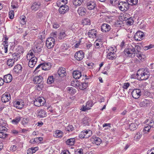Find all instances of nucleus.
Returning <instances> with one entry per match:
<instances>
[{
  "label": "nucleus",
  "mask_w": 154,
  "mask_h": 154,
  "mask_svg": "<svg viewBox=\"0 0 154 154\" xmlns=\"http://www.w3.org/2000/svg\"><path fill=\"white\" fill-rule=\"evenodd\" d=\"M132 78H137L140 80H146L150 76V73L147 68L141 69L138 70L136 74L131 75Z\"/></svg>",
  "instance_id": "1"
},
{
  "label": "nucleus",
  "mask_w": 154,
  "mask_h": 154,
  "mask_svg": "<svg viewBox=\"0 0 154 154\" xmlns=\"http://www.w3.org/2000/svg\"><path fill=\"white\" fill-rule=\"evenodd\" d=\"M33 82L34 84H37L35 87L37 90L40 91L44 87L43 78L42 76L39 75L33 78Z\"/></svg>",
  "instance_id": "2"
},
{
  "label": "nucleus",
  "mask_w": 154,
  "mask_h": 154,
  "mask_svg": "<svg viewBox=\"0 0 154 154\" xmlns=\"http://www.w3.org/2000/svg\"><path fill=\"white\" fill-rule=\"evenodd\" d=\"M124 54L127 56L134 57L136 55V50L132 45L129 46L128 47L126 48L124 51Z\"/></svg>",
  "instance_id": "3"
},
{
  "label": "nucleus",
  "mask_w": 154,
  "mask_h": 154,
  "mask_svg": "<svg viewBox=\"0 0 154 154\" xmlns=\"http://www.w3.org/2000/svg\"><path fill=\"white\" fill-rule=\"evenodd\" d=\"M45 101L44 98L39 97L35 99L34 100V105L35 106L39 107L43 106Z\"/></svg>",
  "instance_id": "4"
},
{
  "label": "nucleus",
  "mask_w": 154,
  "mask_h": 154,
  "mask_svg": "<svg viewBox=\"0 0 154 154\" xmlns=\"http://www.w3.org/2000/svg\"><path fill=\"white\" fill-rule=\"evenodd\" d=\"M117 6L119 9L122 11H126L129 8V4L125 2H120Z\"/></svg>",
  "instance_id": "5"
},
{
  "label": "nucleus",
  "mask_w": 154,
  "mask_h": 154,
  "mask_svg": "<svg viewBox=\"0 0 154 154\" xmlns=\"http://www.w3.org/2000/svg\"><path fill=\"white\" fill-rule=\"evenodd\" d=\"M55 39L52 37L48 38L46 40V45L47 48L48 49L53 48L54 45Z\"/></svg>",
  "instance_id": "6"
},
{
  "label": "nucleus",
  "mask_w": 154,
  "mask_h": 154,
  "mask_svg": "<svg viewBox=\"0 0 154 154\" xmlns=\"http://www.w3.org/2000/svg\"><path fill=\"white\" fill-rule=\"evenodd\" d=\"M22 69V66L20 64H17L14 66L12 72L14 74L19 75L21 73Z\"/></svg>",
  "instance_id": "7"
},
{
  "label": "nucleus",
  "mask_w": 154,
  "mask_h": 154,
  "mask_svg": "<svg viewBox=\"0 0 154 154\" xmlns=\"http://www.w3.org/2000/svg\"><path fill=\"white\" fill-rule=\"evenodd\" d=\"M36 115L38 118H42L46 117L47 116V114L44 109H39L37 110Z\"/></svg>",
  "instance_id": "8"
},
{
  "label": "nucleus",
  "mask_w": 154,
  "mask_h": 154,
  "mask_svg": "<svg viewBox=\"0 0 154 154\" xmlns=\"http://www.w3.org/2000/svg\"><path fill=\"white\" fill-rule=\"evenodd\" d=\"M140 90L136 89L133 90L131 92V95L132 97L135 99L138 98L141 95Z\"/></svg>",
  "instance_id": "9"
},
{
  "label": "nucleus",
  "mask_w": 154,
  "mask_h": 154,
  "mask_svg": "<svg viewBox=\"0 0 154 154\" xmlns=\"http://www.w3.org/2000/svg\"><path fill=\"white\" fill-rule=\"evenodd\" d=\"M41 3L39 2H35L32 4L31 8L32 11L35 12L41 8Z\"/></svg>",
  "instance_id": "10"
},
{
  "label": "nucleus",
  "mask_w": 154,
  "mask_h": 154,
  "mask_svg": "<svg viewBox=\"0 0 154 154\" xmlns=\"http://www.w3.org/2000/svg\"><path fill=\"white\" fill-rule=\"evenodd\" d=\"M144 36V34L140 31H137L135 34L134 36V38L135 40L140 41L142 38Z\"/></svg>",
  "instance_id": "11"
},
{
  "label": "nucleus",
  "mask_w": 154,
  "mask_h": 154,
  "mask_svg": "<svg viewBox=\"0 0 154 154\" xmlns=\"http://www.w3.org/2000/svg\"><path fill=\"white\" fill-rule=\"evenodd\" d=\"M11 99L10 94L8 93H5L2 97V101L4 103L9 101Z\"/></svg>",
  "instance_id": "12"
},
{
  "label": "nucleus",
  "mask_w": 154,
  "mask_h": 154,
  "mask_svg": "<svg viewBox=\"0 0 154 154\" xmlns=\"http://www.w3.org/2000/svg\"><path fill=\"white\" fill-rule=\"evenodd\" d=\"M151 101L150 100L143 99L139 103L140 107L149 106H150Z\"/></svg>",
  "instance_id": "13"
},
{
  "label": "nucleus",
  "mask_w": 154,
  "mask_h": 154,
  "mask_svg": "<svg viewBox=\"0 0 154 154\" xmlns=\"http://www.w3.org/2000/svg\"><path fill=\"white\" fill-rule=\"evenodd\" d=\"M58 75L61 77H63L66 75V69L64 68L60 67L57 71Z\"/></svg>",
  "instance_id": "14"
},
{
  "label": "nucleus",
  "mask_w": 154,
  "mask_h": 154,
  "mask_svg": "<svg viewBox=\"0 0 154 154\" xmlns=\"http://www.w3.org/2000/svg\"><path fill=\"white\" fill-rule=\"evenodd\" d=\"M84 57V53L82 51H79L77 52L74 55L75 58L78 60H82Z\"/></svg>",
  "instance_id": "15"
},
{
  "label": "nucleus",
  "mask_w": 154,
  "mask_h": 154,
  "mask_svg": "<svg viewBox=\"0 0 154 154\" xmlns=\"http://www.w3.org/2000/svg\"><path fill=\"white\" fill-rule=\"evenodd\" d=\"M77 12L80 15L85 16L87 14V9L84 7H80L78 8Z\"/></svg>",
  "instance_id": "16"
},
{
  "label": "nucleus",
  "mask_w": 154,
  "mask_h": 154,
  "mask_svg": "<svg viewBox=\"0 0 154 154\" xmlns=\"http://www.w3.org/2000/svg\"><path fill=\"white\" fill-rule=\"evenodd\" d=\"M110 26L107 24L103 23L101 26V29L103 32H108L110 30Z\"/></svg>",
  "instance_id": "17"
},
{
  "label": "nucleus",
  "mask_w": 154,
  "mask_h": 154,
  "mask_svg": "<svg viewBox=\"0 0 154 154\" xmlns=\"http://www.w3.org/2000/svg\"><path fill=\"white\" fill-rule=\"evenodd\" d=\"M92 44L90 42H89L87 43V50L88 49L89 51V56L87 58H90L91 57V55L92 54L94 50V48L92 47Z\"/></svg>",
  "instance_id": "18"
},
{
  "label": "nucleus",
  "mask_w": 154,
  "mask_h": 154,
  "mask_svg": "<svg viewBox=\"0 0 154 154\" xmlns=\"http://www.w3.org/2000/svg\"><path fill=\"white\" fill-rule=\"evenodd\" d=\"M96 2L94 1H91L87 2V9L89 10L94 9L96 7Z\"/></svg>",
  "instance_id": "19"
},
{
  "label": "nucleus",
  "mask_w": 154,
  "mask_h": 154,
  "mask_svg": "<svg viewBox=\"0 0 154 154\" xmlns=\"http://www.w3.org/2000/svg\"><path fill=\"white\" fill-rule=\"evenodd\" d=\"M12 75L10 74L5 75L3 78L4 82L6 83L10 82L12 81Z\"/></svg>",
  "instance_id": "20"
},
{
  "label": "nucleus",
  "mask_w": 154,
  "mask_h": 154,
  "mask_svg": "<svg viewBox=\"0 0 154 154\" xmlns=\"http://www.w3.org/2000/svg\"><path fill=\"white\" fill-rule=\"evenodd\" d=\"M69 9V8L68 6L64 5L63 6H61V8H60L59 11L60 14H64L68 11Z\"/></svg>",
  "instance_id": "21"
},
{
  "label": "nucleus",
  "mask_w": 154,
  "mask_h": 154,
  "mask_svg": "<svg viewBox=\"0 0 154 154\" xmlns=\"http://www.w3.org/2000/svg\"><path fill=\"white\" fill-rule=\"evenodd\" d=\"M37 61V59L35 57H34L29 61L28 63L29 66L31 67H33L36 64Z\"/></svg>",
  "instance_id": "22"
},
{
  "label": "nucleus",
  "mask_w": 154,
  "mask_h": 154,
  "mask_svg": "<svg viewBox=\"0 0 154 154\" xmlns=\"http://www.w3.org/2000/svg\"><path fill=\"white\" fill-rule=\"evenodd\" d=\"M42 69L44 70H48L50 69L51 68V63L49 62H45L42 63Z\"/></svg>",
  "instance_id": "23"
},
{
  "label": "nucleus",
  "mask_w": 154,
  "mask_h": 154,
  "mask_svg": "<svg viewBox=\"0 0 154 154\" xmlns=\"http://www.w3.org/2000/svg\"><path fill=\"white\" fill-rule=\"evenodd\" d=\"M72 75L75 79H79L82 76V73L79 70L74 71L72 73Z\"/></svg>",
  "instance_id": "24"
},
{
  "label": "nucleus",
  "mask_w": 154,
  "mask_h": 154,
  "mask_svg": "<svg viewBox=\"0 0 154 154\" xmlns=\"http://www.w3.org/2000/svg\"><path fill=\"white\" fill-rule=\"evenodd\" d=\"M8 40V38L7 37V36L5 35L4 36V41L2 43L4 47L5 53H6L8 51V43L7 42Z\"/></svg>",
  "instance_id": "25"
},
{
  "label": "nucleus",
  "mask_w": 154,
  "mask_h": 154,
  "mask_svg": "<svg viewBox=\"0 0 154 154\" xmlns=\"http://www.w3.org/2000/svg\"><path fill=\"white\" fill-rule=\"evenodd\" d=\"M97 32L95 29H91L90 30L88 33V36L90 38H94L97 35Z\"/></svg>",
  "instance_id": "26"
},
{
  "label": "nucleus",
  "mask_w": 154,
  "mask_h": 154,
  "mask_svg": "<svg viewBox=\"0 0 154 154\" xmlns=\"http://www.w3.org/2000/svg\"><path fill=\"white\" fill-rule=\"evenodd\" d=\"M108 59L112 60L116 58V54L114 51L110 52L108 53L107 55Z\"/></svg>",
  "instance_id": "27"
},
{
  "label": "nucleus",
  "mask_w": 154,
  "mask_h": 154,
  "mask_svg": "<svg viewBox=\"0 0 154 154\" xmlns=\"http://www.w3.org/2000/svg\"><path fill=\"white\" fill-rule=\"evenodd\" d=\"M75 142V139L74 138H70L68 139L66 142V144L68 145H73Z\"/></svg>",
  "instance_id": "28"
},
{
  "label": "nucleus",
  "mask_w": 154,
  "mask_h": 154,
  "mask_svg": "<svg viewBox=\"0 0 154 154\" xmlns=\"http://www.w3.org/2000/svg\"><path fill=\"white\" fill-rule=\"evenodd\" d=\"M14 105L17 108L21 109L23 107L24 104L19 101H16L14 103Z\"/></svg>",
  "instance_id": "29"
},
{
  "label": "nucleus",
  "mask_w": 154,
  "mask_h": 154,
  "mask_svg": "<svg viewBox=\"0 0 154 154\" xmlns=\"http://www.w3.org/2000/svg\"><path fill=\"white\" fill-rule=\"evenodd\" d=\"M63 134V133L62 131L59 130H57L55 131L54 136L56 137L59 138L62 137Z\"/></svg>",
  "instance_id": "30"
},
{
  "label": "nucleus",
  "mask_w": 154,
  "mask_h": 154,
  "mask_svg": "<svg viewBox=\"0 0 154 154\" xmlns=\"http://www.w3.org/2000/svg\"><path fill=\"white\" fill-rule=\"evenodd\" d=\"M134 17H131L128 18L127 20H126V23L128 26H131L134 23Z\"/></svg>",
  "instance_id": "31"
},
{
  "label": "nucleus",
  "mask_w": 154,
  "mask_h": 154,
  "mask_svg": "<svg viewBox=\"0 0 154 154\" xmlns=\"http://www.w3.org/2000/svg\"><path fill=\"white\" fill-rule=\"evenodd\" d=\"M151 128H154V126H153L152 125L146 124L145 126L144 127L143 131L144 132L145 131V133L149 132V130Z\"/></svg>",
  "instance_id": "32"
},
{
  "label": "nucleus",
  "mask_w": 154,
  "mask_h": 154,
  "mask_svg": "<svg viewBox=\"0 0 154 154\" xmlns=\"http://www.w3.org/2000/svg\"><path fill=\"white\" fill-rule=\"evenodd\" d=\"M86 83L85 82H81V83L80 84L79 83V85L78 86V87H77V88H79L80 90H83L85 89H86Z\"/></svg>",
  "instance_id": "33"
},
{
  "label": "nucleus",
  "mask_w": 154,
  "mask_h": 154,
  "mask_svg": "<svg viewBox=\"0 0 154 154\" xmlns=\"http://www.w3.org/2000/svg\"><path fill=\"white\" fill-rule=\"evenodd\" d=\"M21 117L20 116H17L12 120V123L15 125H17L21 119Z\"/></svg>",
  "instance_id": "34"
},
{
  "label": "nucleus",
  "mask_w": 154,
  "mask_h": 154,
  "mask_svg": "<svg viewBox=\"0 0 154 154\" xmlns=\"http://www.w3.org/2000/svg\"><path fill=\"white\" fill-rule=\"evenodd\" d=\"M83 0H73L72 3L74 6L78 7L83 2Z\"/></svg>",
  "instance_id": "35"
},
{
  "label": "nucleus",
  "mask_w": 154,
  "mask_h": 154,
  "mask_svg": "<svg viewBox=\"0 0 154 154\" xmlns=\"http://www.w3.org/2000/svg\"><path fill=\"white\" fill-rule=\"evenodd\" d=\"M12 59L15 62L19 60L20 58V55L18 53H14L12 54Z\"/></svg>",
  "instance_id": "36"
},
{
  "label": "nucleus",
  "mask_w": 154,
  "mask_h": 154,
  "mask_svg": "<svg viewBox=\"0 0 154 154\" xmlns=\"http://www.w3.org/2000/svg\"><path fill=\"white\" fill-rule=\"evenodd\" d=\"M80 82L77 80V79H75L73 81H72L71 82V85L75 87H78L79 84Z\"/></svg>",
  "instance_id": "37"
},
{
  "label": "nucleus",
  "mask_w": 154,
  "mask_h": 154,
  "mask_svg": "<svg viewBox=\"0 0 154 154\" xmlns=\"http://www.w3.org/2000/svg\"><path fill=\"white\" fill-rule=\"evenodd\" d=\"M68 92L70 94H74L76 92V90L73 87H68L66 88Z\"/></svg>",
  "instance_id": "38"
},
{
  "label": "nucleus",
  "mask_w": 154,
  "mask_h": 154,
  "mask_svg": "<svg viewBox=\"0 0 154 154\" xmlns=\"http://www.w3.org/2000/svg\"><path fill=\"white\" fill-rule=\"evenodd\" d=\"M137 127V124L136 123H131L129 125V129L131 131L136 130Z\"/></svg>",
  "instance_id": "39"
},
{
  "label": "nucleus",
  "mask_w": 154,
  "mask_h": 154,
  "mask_svg": "<svg viewBox=\"0 0 154 154\" xmlns=\"http://www.w3.org/2000/svg\"><path fill=\"white\" fill-rule=\"evenodd\" d=\"M14 61L12 59H9L7 61V64L9 67H12L14 63Z\"/></svg>",
  "instance_id": "40"
},
{
  "label": "nucleus",
  "mask_w": 154,
  "mask_h": 154,
  "mask_svg": "<svg viewBox=\"0 0 154 154\" xmlns=\"http://www.w3.org/2000/svg\"><path fill=\"white\" fill-rule=\"evenodd\" d=\"M94 143L97 145H100L101 142L102 140L100 138L94 137Z\"/></svg>",
  "instance_id": "41"
},
{
  "label": "nucleus",
  "mask_w": 154,
  "mask_h": 154,
  "mask_svg": "<svg viewBox=\"0 0 154 154\" xmlns=\"http://www.w3.org/2000/svg\"><path fill=\"white\" fill-rule=\"evenodd\" d=\"M29 119L27 117L24 118L21 121V123L25 126L29 122Z\"/></svg>",
  "instance_id": "42"
},
{
  "label": "nucleus",
  "mask_w": 154,
  "mask_h": 154,
  "mask_svg": "<svg viewBox=\"0 0 154 154\" xmlns=\"http://www.w3.org/2000/svg\"><path fill=\"white\" fill-rule=\"evenodd\" d=\"M66 36V34L65 32L62 31L60 32L58 36V38L60 40L63 39Z\"/></svg>",
  "instance_id": "43"
},
{
  "label": "nucleus",
  "mask_w": 154,
  "mask_h": 154,
  "mask_svg": "<svg viewBox=\"0 0 154 154\" xmlns=\"http://www.w3.org/2000/svg\"><path fill=\"white\" fill-rule=\"evenodd\" d=\"M54 82V78L53 76H50L48 78L47 82L48 84H51L53 83Z\"/></svg>",
  "instance_id": "44"
},
{
  "label": "nucleus",
  "mask_w": 154,
  "mask_h": 154,
  "mask_svg": "<svg viewBox=\"0 0 154 154\" xmlns=\"http://www.w3.org/2000/svg\"><path fill=\"white\" fill-rule=\"evenodd\" d=\"M86 134L87 130L86 131H84L81 132L79 135V137L81 138H84Z\"/></svg>",
  "instance_id": "45"
},
{
  "label": "nucleus",
  "mask_w": 154,
  "mask_h": 154,
  "mask_svg": "<svg viewBox=\"0 0 154 154\" xmlns=\"http://www.w3.org/2000/svg\"><path fill=\"white\" fill-rule=\"evenodd\" d=\"M94 137H92L91 138L88 140L87 142V145H90V146H92L94 143Z\"/></svg>",
  "instance_id": "46"
},
{
  "label": "nucleus",
  "mask_w": 154,
  "mask_h": 154,
  "mask_svg": "<svg viewBox=\"0 0 154 154\" xmlns=\"http://www.w3.org/2000/svg\"><path fill=\"white\" fill-rule=\"evenodd\" d=\"M74 130V128L72 125H69L66 128V130L69 132L72 131Z\"/></svg>",
  "instance_id": "47"
},
{
  "label": "nucleus",
  "mask_w": 154,
  "mask_h": 154,
  "mask_svg": "<svg viewBox=\"0 0 154 154\" xmlns=\"http://www.w3.org/2000/svg\"><path fill=\"white\" fill-rule=\"evenodd\" d=\"M142 134L139 132H137L136 134L134 136V138L136 139L137 141H138L142 137Z\"/></svg>",
  "instance_id": "48"
},
{
  "label": "nucleus",
  "mask_w": 154,
  "mask_h": 154,
  "mask_svg": "<svg viewBox=\"0 0 154 154\" xmlns=\"http://www.w3.org/2000/svg\"><path fill=\"white\" fill-rule=\"evenodd\" d=\"M21 24L24 25L26 23V21L25 20L26 17L24 16H22L21 17Z\"/></svg>",
  "instance_id": "49"
},
{
  "label": "nucleus",
  "mask_w": 154,
  "mask_h": 154,
  "mask_svg": "<svg viewBox=\"0 0 154 154\" xmlns=\"http://www.w3.org/2000/svg\"><path fill=\"white\" fill-rule=\"evenodd\" d=\"M17 51L19 54H23L24 52V50L22 46H19L18 47L17 49Z\"/></svg>",
  "instance_id": "50"
},
{
  "label": "nucleus",
  "mask_w": 154,
  "mask_h": 154,
  "mask_svg": "<svg viewBox=\"0 0 154 154\" xmlns=\"http://www.w3.org/2000/svg\"><path fill=\"white\" fill-rule=\"evenodd\" d=\"M43 139L42 137H36L34 139L35 143H39L42 141Z\"/></svg>",
  "instance_id": "51"
},
{
  "label": "nucleus",
  "mask_w": 154,
  "mask_h": 154,
  "mask_svg": "<svg viewBox=\"0 0 154 154\" xmlns=\"http://www.w3.org/2000/svg\"><path fill=\"white\" fill-rule=\"evenodd\" d=\"M39 37L40 39L42 40L45 38V31H42L41 33H39Z\"/></svg>",
  "instance_id": "52"
},
{
  "label": "nucleus",
  "mask_w": 154,
  "mask_h": 154,
  "mask_svg": "<svg viewBox=\"0 0 154 154\" xmlns=\"http://www.w3.org/2000/svg\"><path fill=\"white\" fill-rule=\"evenodd\" d=\"M7 130V128L2 125L0 124V131L6 132Z\"/></svg>",
  "instance_id": "53"
},
{
  "label": "nucleus",
  "mask_w": 154,
  "mask_h": 154,
  "mask_svg": "<svg viewBox=\"0 0 154 154\" xmlns=\"http://www.w3.org/2000/svg\"><path fill=\"white\" fill-rule=\"evenodd\" d=\"M127 2H130L131 5H136L138 3V0H127Z\"/></svg>",
  "instance_id": "54"
},
{
  "label": "nucleus",
  "mask_w": 154,
  "mask_h": 154,
  "mask_svg": "<svg viewBox=\"0 0 154 154\" xmlns=\"http://www.w3.org/2000/svg\"><path fill=\"white\" fill-rule=\"evenodd\" d=\"M93 105V102H92V101L90 100V101H88L87 102V106H87V110L89 109H90L91 108L90 107H92Z\"/></svg>",
  "instance_id": "55"
},
{
  "label": "nucleus",
  "mask_w": 154,
  "mask_h": 154,
  "mask_svg": "<svg viewBox=\"0 0 154 154\" xmlns=\"http://www.w3.org/2000/svg\"><path fill=\"white\" fill-rule=\"evenodd\" d=\"M6 132L0 131V138H5L7 136V134L5 133Z\"/></svg>",
  "instance_id": "56"
},
{
  "label": "nucleus",
  "mask_w": 154,
  "mask_h": 154,
  "mask_svg": "<svg viewBox=\"0 0 154 154\" xmlns=\"http://www.w3.org/2000/svg\"><path fill=\"white\" fill-rule=\"evenodd\" d=\"M119 0H109L110 3L113 5H115L117 4V2H119Z\"/></svg>",
  "instance_id": "57"
},
{
  "label": "nucleus",
  "mask_w": 154,
  "mask_h": 154,
  "mask_svg": "<svg viewBox=\"0 0 154 154\" xmlns=\"http://www.w3.org/2000/svg\"><path fill=\"white\" fill-rule=\"evenodd\" d=\"M136 55L137 57L139 59L141 60L143 58L142 56L143 55L141 52H136Z\"/></svg>",
  "instance_id": "58"
},
{
  "label": "nucleus",
  "mask_w": 154,
  "mask_h": 154,
  "mask_svg": "<svg viewBox=\"0 0 154 154\" xmlns=\"http://www.w3.org/2000/svg\"><path fill=\"white\" fill-rule=\"evenodd\" d=\"M17 149V146L15 145L11 146L10 148V150L12 152L15 151Z\"/></svg>",
  "instance_id": "59"
},
{
  "label": "nucleus",
  "mask_w": 154,
  "mask_h": 154,
  "mask_svg": "<svg viewBox=\"0 0 154 154\" xmlns=\"http://www.w3.org/2000/svg\"><path fill=\"white\" fill-rule=\"evenodd\" d=\"M34 52V50H30L29 51L27 54L31 57H35L34 55L33 54Z\"/></svg>",
  "instance_id": "60"
},
{
  "label": "nucleus",
  "mask_w": 154,
  "mask_h": 154,
  "mask_svg": "<svg viewBox=\"0 0 154 154\" xmlns=\"http://www.w3.org/2000/svg\"><path fill=\"white\" fill-rule=\"evenodd\" d=\"M135 50L136 49L137 51V52H140V50L141 49V48L138 45H136L135 46Z\"/></svg>",
  "instance_id": "61"
},
{
  "label": "nucleus",
  "mask_w": 154,
  "mask_h": 154,
  "mask_svg": "<svg viewBox=\"0 0 154 154\" xmlns=\"http://www.w3.org/2000/svg\"><path fill=\"white\" fill-rule=\"evenodd\" d=\"M42 63H41L38 65V66L36 68L34 72H35V73L38 72L40 70L39 69H38L41 67V66H42Z\"/></svg>",
  "instance_id": "62"
},
{
  "label": "nucleus",
  "mask_w": 154,
  "mask_h": 154,
  "mask_svg": "<svg viewBox=\"0 0 154 154\" xmlns=\"http://www.w3.org/2000/svg\"><path fill=\"white\" fill-rule=\"evenodd\" d=\"M9 17L10 19H13L14 17V12L13 11H11L9 13Z\"/></svg>",
  "instance_id": "63"
},
{
  "label": "nucleus",
  "mask_w": 154,
  "mask_h": 154,
  "mask_svg": "<svg viewBox=\"0 0 154 154\" xmlns=\"http://www.w3.org/2000/svg\"><path fill=\"white\" fill-rule=\"evenodd\" d=\"M57 32L52 33L51 34V37H53L54 38H56L57 37Z\"/></svg>",
  "instance_id": "64"
}]
</instances>
